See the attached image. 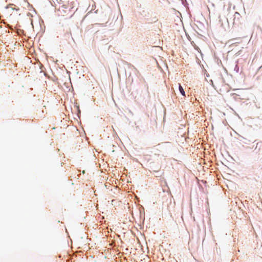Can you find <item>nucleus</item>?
<instances>
[{
	"label": "nucleus",
	"mask_w": 262,
	"mask_h": 262,
	"mask_svg": "<svg viewBox=\"0 0 262 262\" xmlns=\"http://www.w3.org/2000/svg\"><path fill=\"white\" fill-rule=\"evenodd\" d=\"M179 89L180 92L181 93V94L183 96H185V91L180 84H179Z\"/></svg>",
	"instance_id": "nucleus-1"
}]
</instances>
